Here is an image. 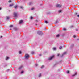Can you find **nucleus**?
<instances>
[{"label": "nucleus", "mask_w": 79, "mask_h": 79, "mask_svg": "<svg viewBox=\"0 0 79 79\" xmlns=\"http://www.w3.org/2000/svg\"><path fill=\"white\" fill-rule=\"evenodd\" d=\"M42 56V55L41 54H40L39 55V56Z\"/></svg>", "instance_id": "f704fd0d"}, {"label": "nucleus", "mask_w": 79, "mask_h": 79, "mask_svg": "<svg viewBox=\"0 0 79 79\" xmlns=\"http://www.w3.org/2000/svg\"><path fill=\"white\" fill-rule=\"evenodd\" d=\"M25 59H28L29 58V56L28 54H26L25 55Z\"/></svg>", "instance_id": "f03ea898"}, {"label": "nucleus", "mask_w": 79, "mask_h": 79, "mask_svg": "<svg viewBox=\"0 0 79 79\" xmlns=\"http://www.w3.org/2000/svg\"><path fill=\"white\" fill-rule=\"evenodd\" d=\"M33 19V17H32V16H31L30 17V19Z\"/></svg>", "instance_id": "2eb2a0df"}, {"label": "nucleus", "mask_w": 79, "mask_h": 79, "mask_svg": "<svg viewBox=\"0 0 79 79\" xmlns=\"http://www.w3.org/2000/svg\"><path fill=\"white\" fill-rule=\"evenodd\" d=\"M23 23V20H21L20 21L19 24H21Z\"/></svg>", "instance_id": "0eeeda50"}, {"label": "nucleus", "mask_w": 79, "mask_h": 79, "mask_svg": "<svg viewBox=\"0 0 79 79\" xmlns=\"http://www.w3.org/2000/svg\"><path fill=\"white\" fill-rule=\"evenodd\" d=\"M2 10V8L0 7V10Z\"/></svg>", "instance_id": "c03bdc74"}, {"label": "nucleus", "mask_w": 79, "mask_h": 79, "mask_svg": "<svg viewBox=\"0 0 79 79\" xmlns=\"http://www.w3.org/2000/svg\"><path fill=\"white\" fill-rule=\"evenodd\" d=\"M56 7L57 8H61V5L59 4L56 5Z\"/></svg>", "instance_id": "7ed1b4c3"}, {"label": "nucleus", "mask_w": 79, "mask_h": 79, "mask_svg": "<svg viewBox=\"0 0 79 79\" xmlns=\"http://www.w3.org/2000/svg\"><path fill=\"white\" fill-rule=\"evenodd\" d=\"M73 37L74 38H76V36L75 35H74Z\"/></svg>", "instance_id": "e433bc0d"}, {"label": "nucleus", "mask_w": 79, "mask_h": 79, "mask_svg": "<svg viewBox=\"0 0 79 79\" xmlns=\"http://www.w3.org/2000/svg\"><path fill=\"white\" fill-rule=\"evenodd\" d=\"M35 25H36V26H37V24H36Z\"/></svg>", "instance_id": "de8ad7c7"}, {"label": "nucleus", "mask_w": 79, "mask_h": 79, "mask_svg": "<svg viewBox=\"0 0 79 79\" xmlns=\"http://www.w3.org/2000/svg\"><path fill=\"white\" fill-rule=\"evenodd\" d=\"M13 25H11L10 26V27H13Z\"/></svg>", "instance_id": "b1692460"}, {"label": "nucleus", "mask_w": 79, "mask_h": 79, "mask_svg": "<svg viewBox=\"0 0 79 79\" xmlns=\"http://www.w3.org/2000/svg\"><path fill=\"white\" fill-rule=\"evenodd\" d=\"M35 65H36V66H38V64H36Z\"/></svg>", "instance_id": "c9c22d12"}, {"label": "nucleus", "mask_w": 79, "mask_h": 79, "mask_svg": "<svg viewBox=\"0 0 79 79\" xmlns=\"http://www.w3.org/2000/svg\"><path fill=\"white\" fill-rule=\"evenodd\" d=\"M6 17L7 18L6 19L8 20L10 18V17L8 16H6Z\"/></svg>", "instance_id": "aec40b11"}, {"label": "nucleus", "mask_w": 79, "mask_h": 79, "mask_svg": "<svg viewBox=\"0 0 79 79\" xmlns=\"http://www.w3.org/2000/svg\"><path fill=\"white\" fill-rule=\"evenodd\" d=\"M31 10H34V8H32L31 9Z\"/></svg>", "instance_id": "58836bf2"}, {"label": "nucleus", "mask_w": 79, "mask_h": 79, "mask_svg": "<svg viewBox=\"0 0 79 79\" xmlns=\"http://www.w3.org/2000/svg\"><path fill=\"white\" fill-rule=\"evenodd\" d=\"M37 34H39V35H42L43 34V32L40 31H39L37 32Z\"/></svg>", "instance_id": "f257e3e1"}, {"label": "nucleus", "mask_w": 79, "mask_h": 79, "mask_svg": "<svg viewBox=\"0 0 79 79\" xmlns=\"http://www.w3.org/2000/svg\"><path fill=\"white\" fill-rule=\"evenodd\" d=\"M66 52H64L62 55V56H61V57H63L64 55H66Z\"/></svg>", "instance_id": "423d86ee"}, {"label": "nucleus", "mask_w": 79, "mask_h": 79, "mask_svg": "<svg viewBox=\"0 0 79 79\" xmlns=\"http://www.w3.org/2000/svg\"><path fill=\"white\" fill-rule=\"evenodd\" d=\"M23 68V66L22 65L20 66L19 68V69H22Z\"/></svg>", "instance_id": "9d476101"}, {"label": "nucleus", "mask_w": 79, "mask_h": 79, "mask_svg": "<svg viewBox=\"0 0 79 79\" xmlns=\"http://www.w3.org/2000/svg\"><path fill=\"white\" fill-rule=\"evenodd\" d=\"M20 7L21 9H23V6H20Z\"/></svg>", "instance_id": "4468645a"}, {"label": "nucleus", "mask_w": 79, "mask_h": 79, "mask_svg": "<svg viewBox=\"0 0 79 79\" xmlns=\"http://www.w3.org/2000/svg\"><path fill=\"white\" fill-rule=\"evenodd\" d=\"M13 4H11L9 5V6L10 7V6H13Z\"/></svg>", "instance_id": "ddd939ff"}, {"label": "nucleus", "mask_w": 79, "mask_h": 79, "mask_svg": "<svg viewBox=\"0 0 79 79\" xmlns=\"http://www.w3.org/2000/svg\"><path fill=\"white\" fill-rule=\"evenodd\" d=\"M24 73V71H22L21 72V74H23V73Z\"/></svg>", "instance_id": "c756f323"}, {"label": "nucleus", "mask_w": 79, "mask_h": 79, "mask_svg": "<svg viewBox=\"0 0 79 79\" xmlns=\"http://www.w3.org/2000/svg\"><path fill=\"white\" fill-rule=\"evenodd\" d=\"M62 48V47L60 46V47H59V49H61Z\"/></svg>", "instance_id": "2f4dec72"}, {"label": "nucleus", "mask_w": 79, "mask_h": 79, "mask_svg": "<svg viewBox=\"0 0 79 79\" xmlns=\"http://www.w3.org/2000/svg\"><path fill=\"white\" fill-rule=\"evenodd\" d=\"M59 55H60V54H58L57 55V56H59Z\"/></svg>", "instance_id": "a19ab883"}, {"label": "nucleus", "mask_w": 79, "mask_h": 79, "mask_svg": "<svg viewBox=\"0 0 79 79\" xmlns=\"http://www.w3.org/2000/svg\"><path fill=\"white\" fill-rule=\"evenodd\" d=\"M76 75H77V72H76L74 74L72 75V77H74V76H76Z\"/></svg>", "instance_id": "1a4fd4ad"}, {"label": "nucleus", "mask_w": 79, "mask_h": 79, "mask_svg": "<svg viewBox=\"0 0 79 79\" xmlns=\"http://www.w3.org/2000/svg\"><path fill=\"white\" fill-rule=\"evenodd\" d=\"M65 35V34L64 33H63L62 34V36L64 37Z\"/></svg>", "instance_id": "f8f14e48"}, {"label": "nucleus", "mask_w": 79, "mask_h": 79, "mask_svg": "<svg viewBox=\"0 0 79 79\" xmlns=\"http://www.w3.org/2000/svg\"><path fill=\"white\" fill-rule=\"evenodd\" d=\"M6 60H9V57H7L6 59Z\"/></svg>", "instance_id": "dca6fc26"}, {"label": "nucleus", "mask_w": 79, "mask_h": 79, "mask_svg": "<svg viewBox=\"0 0 79 79\" xmlns=\"http://www.w3.org/2000/svg\"><path fill=\"white\" fill-rule=\"evenodd\" d=\"M14 31H17V30H18V29L16 27L14 28Z\"/></svg>", "instance_id": "9b49d317"}, {"label": "nucleus", "mask_w": 79, "mask_h": 79, "mask_svg": "<svg viewBox=\"0 0 79 79\" xmlns=\"http://www.w3.org/2000/svg\"><path fill=\"white\" fill-rule=\"evenodd\" d=\"M77 17H79V15H77Z\"/></svg>", "instance_id": "49530a36"}, {"label": "nucleus", "mask_w": 79, "mask_h": 79, "mask_svg": "<svg viewBox=\"0 0 79 79\" xmlns=\"http://www.w3.org/2000/svg\"><path fill=\"white\" fill-rule=\"evenodd\" d=\"M77 40H79V39H78Z\"/></svg>", "instance_id": "09e8293b"}, {"label": "nucleus", "mask_w": 79, "mask_h": 79, "mask_svg": "<svg viewBox=\"0 0 79 79\" xmlns=\"http://www.w3.org/2000/svg\"><path fill=\"white\" fill-rule=\"evenodd\" d=\"M9 3H11V0H10L9 1H8Z\"/></svg>", "instance_id": "72a5a7b5"}, {"label": "nucleus", "mask_w": 79, "mask_h": 79, "mask_svg": "<svg viewBox=\"0 0 79 79\" xmlns=\"http://www.w3.org/2000/svg\"><path fill=\"white\" fill-rule=\"evenodd\" d=\"M69 73V71H67V74H68V73Z\"/></svg>", "instance_id": "473e14b6"}, {"label": "nucleus", "mask_w": 79, "mask_h": 79, "mask_svg": "<svg viewBox=\"0 0 79 79\" xmlns=\"http://www.w3.org/2000/svg\"><path fill=\"white\" fill-rule=\"evenodd\" d=\"M34 52H33V51H32V52H31V54H34Z\"/></svg>", "instance_id": "cd10ccee"}, {"label": "nucleus", "mask_w": 79, "mask_h": 79, "mask_svg": "<svg viewBox=\"0 0 79 79\" xmlns=\"http://www.w3.org/2000/svg\"><path fill=\"white\" fill-rule=\"evenodd\" d=\"M44 67V65H42L41 67V68H43Z\"/></svg>", "instance_id": "c85d7f7f"}, {"label": "nucleus", "mask_w": 79, "mask_h": 79, "mask_svg": "<svg viewBox=\"0 0 79 79\" xmlns=\"http://www.w3.org/2000/svg\"><path fill=\"white\" fill-rule=\"evenodd\" d=\"M19 54H21V51H19Z\"/></svg>", "instance_id": "393cba45"}, {"label": "nucleus", "mask_w": 79, "mask_h": 79, "mask_svg": "<svg viewBox=\"0 0 79 79\" xmlns=\"http://www.w3.org/2000/svg\"><path fill=\"white\" fill-rule=\"evenodd\" d=\"M56 23H58V20H57L56 21Z\"/></svg>", "instance_id": "7c9ffc66"}, {"label": "nucleus", "mask_w": 79, "mask_h": 79, "mask_svg": "<svg viewBox=\"0 0 79 79\" xmlns=\"http://www.w3.org/2000/svg\"><path fill=\"white\" fill-rule=\"evenodd\" d=\"M2 37H3V36H1L0 37V38H2Z\"/></svg>", "instance_id": "79ce46f5"}, {"label": "nucleus", "mask_w": 79, "mask_h": 79, "mask_svg": "<svg viewBox=\"0 0 79 79\" xmlns=\"http://www.w3.org/2000/svg\"><path fill=\"white\" fill-rule=\"evenodd\" d=\"M36 22H38V20H36Z\"/></svg>", "instance_id": "37998d69"}, {"label": "nucleus", "mask_w": 79, "mask_h": 79, "mask_svg": "<svg viewBox=\"0 0 79 79\" xmlns=\"http://www.w3.org/2000/svg\"><path fill=\"white\" fill-rule=\"evenodd\" d=\"M76 15H77V13H76Z\"/></svg>", "instance_id": "8fccbe9b"}, {"label": "nucleus", "mask_w": 79, "mask_h": 79, "mask_svg": "<svg viewBox=\"0 0 79 79\" xmlns=\"http://www.w3.org/2000/svg\"><path fill=\"white\" fill-rule=\"evenodd\" d=\"M54 57V56H52L51 57H50L48 59V60H52V59Z\"/></svg>", "instance_id": "39448f33"}, {"label": "nucleus", "mask_w": 79, "mask_h": 79, "mask_svg": "<svg viewBox=\"0 0 79 79\" xmlns=\"http://www.w3.org/2000/svg\"><path fill=\"white\" fill-rule=\"evenodd\" d=\"M62 11L61 10H58V12L59 13H61Z\"/></svg>", "instance_id": "6ab92c4d"}, {"label": "nucleus", "mask_w": 79, "mask_h": 79, "mask_svg": "<svg viewBox=\"0 0 79 79\" xmlns=\"http://www.w3.org/2000/svg\"><path fill=\"white\" fill-rule=\"evenodd\" d=\"M45 23L46 24H47V23H48V21H45Z\"/></svg>", "instance_id": "5701e85b"}, {"label": "nucleus", "mask_w": 79, "mask_h": 79, "mask_svg": "<svg viewBox=\"0 0 79 79\" xmlns=\"http://www.w3.org/2000/svg\"><path fill=\"white\" fill-rule=\"evenodd\" d=\"M56 37H60V35L58 34V35H56Z\"/></svg>", "instance_id": "a211bd4d"}, {"label": "nucleus", "mask_w": 79, "mask_h": 79, "mask_svg": "<svg viewBox=\"0 0 79 79\" xmlns=\"http://www.w3.org/2000/svg\"><path fill=\"white\" fill-rule=\"evenodd\" d=\"M32 2H30L29 3V5H32Z\"/></svg>", "instance_id": "a878e982"}, {"label": "nucleus", "mask_w": 79, "mask_h": 79, "mask_svg": "<svg viewBox=\"0 0 79 79\" xmlns=\"http://www.w3.org/2000/svg\"><path fill=\"white\" fill-rule=\"evenodd\" d=\"M18 6L17 5H15L14 7V8H15V9H17V8H18Z\"/></svg>", "instance_id": "6e6552de"}, {"label": "nucleus", "mask_w": 79, "mask_h": 79, "mask_svg": "<svg viewBox=\"0 0 79 79\" xmlns=\"http://www.w3.org/2000/svg\"><path fill=\"white\" fill-rule=\"evenodd\" d=\"M63 29V31H65L66 30V29L65 28H64Z\"/></svg>", "instance_id": "412c9836"}, {"label": "nucleus", "mask_w": 79, "mask_h": 79, "mask_svg": "<svg viewBox=\"0 0 79 79\" xmlns=\"http://www.w3.org/2000/svg\"><path fill=\"white\" fill-rule=\"evenodd\" d=\"M18 15V13L15 12L14 14V17H17V15Z\"/></svg>", "instance_id": "20e7f679"}, {"label": "nucleus", "mask_w": 79, "mask_h": 79, "mask_svg": "<svg viewBox=\"0 0 79 79\" xmlns=\"http://www.w3.org/2000/svg\"><path fill=\"white\" fill-rule=\"evenodd\" d=\"M73 26H71V27H73Z\"/></svg>", "instance_id": "a18cd8bd"}, {"label": "nucleus", "mask_w": 79, "mask_h": 79, "mask_svg": "<svg viewBox=\"0 0 79 79\" xmlns=\"http://www.w3.org/2000/svg\"><path fill=\"white\" fill-rule=\"evenodd\" d=\"M38 76L39 77H40L41 76V73H40Z\"/></svg>", "instance_id": "f3484780"}, {"label": "nucleus", "mask_w": 79, "mask_h": 79, "mask_svg": "<svg viewBox=\"0 0 79 79\" xmlns=\"http://www.w3.org/2000/svg\"><path fill=\"white\" fill-rule=\"evenodd\" d=\"M53 50H56V48L54 47L53 48Z\"/></svg>", "instance_id": "4be33fe9"}, {"label": "nucleus", "mask_w": 79, "mask_h": 79, "mask_svg": "<svg viewBox=\"0 0 79 79\" xmlns=\"http://www.w3.org/2000/svg\"><path fill=\"white\" fill-rule=\"evenodd\" d=\"M76 31H78V30H77V29H76Z\"/></svg>", "instance_id": "ea45409f"}, {"label": "nucleus", "mask_w": 79, "mask_h": 79, "mask_svg": "<svg viewBox=\"0 0 79 79\" xmlns=\"http://www.w3.org/2000/svg\"><path fill=\"white\" fill-rule=\"evenodd\" d=\"M74 47V44H72L71 45V47Z\"/></svg>", "instance_id": "bb28decb"}, {"label": "nucleus", "mask_w": 79, "mask_h": 79, "mask_svg": "<svg viewBox=\"0 0 79 79\" xmlns=\"http://www.w3.org/2000/svg\"><path fill=\"white\" fill-rule=\"evenodd\" d=\"M10 71V69H7V71Z\"/></svg>", "instance_id": "4c0bfd02"}]
</instances>
